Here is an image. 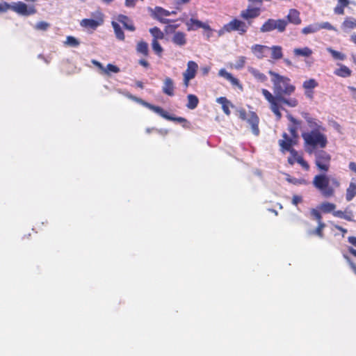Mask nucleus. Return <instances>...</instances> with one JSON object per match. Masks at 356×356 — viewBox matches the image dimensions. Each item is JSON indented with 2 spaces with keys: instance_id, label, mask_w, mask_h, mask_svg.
<instances>
[{
  "instance_id": "f257e3e1",
  "label": "nucleus",
  "mask_w": 356,
  "mask_h": 356,
  "mask_svg": "<svg viewBox=\"0 0 356 356\" xmlns=\"http://www.w3.org/2000/svg\"><path fill=\"white\" fill-rule=\"evenodd\" d=\"M268 73L273 76L274 95L266 89H262L261 92L270 104L271 111L275 114L277 120H280L282 118L280 109H284L282 106V104L291 108L296 107L298 104V101L296 98L286 97L295 92L296 87L291 83L289 78L280 75L271 70Z\"/></svg>"
},
{
  "instance_id": "f03ea898",
  "label": "nucleus",
  "mask_w": 356,
  "mask_h": 356,
  "mask_svg": "<svg viewBox=\"0 0 356 356\" xmlns=\"http://www.w3.org/2000/svg\"><path fill=\"white\" fill-rule=\"evenodd\" d=\"M313 185L325 197H332L335 189L340 186V181L334 175L320 174L316 175L313 179Z\"/></svg>"
},
{
  "instance_id": "7ed1b4c3",
  "label": "nucleus",
  "mask_w": 356,
  "mask_h": 356,
  "mask_svg": "<svg viewBox=\"0 0 356 356\" xmlns=\"http://www.w3.org/2000/svg\"><path fill=\"white\" fill-rule=\"evenodd\" d=\"M325 131H303L302 137L305 142V150L312 154L318 147L325 148L327 145V138L324 134Z\"/></svg>"
},
{
  "instance_id": "20e7f679",
  "label": "nucleus",
  "mask_w": 356,
  "mask_h": 356,
  "mask_svg": "<svg viewBox=\"0 0 356 356\" xmlns=\"http://www.w3.org/2000/svg\"><path fill=\"white\" fill-rule=\"evenodd\" d=\"M337 206L336 204L329 202H322L319 206L318 209L325 213H332L333 216L339 218L345 219L348 221H353V212L347 207L344 211H335Z\"/></svg>"
},
{
  "instance_id": "39448f33",
  "label": "nucleus",
  "mask_w": 356,
  "mask_h": 356,
  "mask_svg": "<svg viewBox=\"0 0 356 356\" xmlns=\"http://www.w3.org/2000/svg\"><path fill=\"white\" fill-rule=\"evenodd\" d=\"M288 21L285 19H268L260 28L261 33L270 32L277 30L279 33H283L286 30Z\"/></svg>"
},
{
  "instance_id": "423d86ee",
  "label": "nucleus",
  "mask_w": 356,
  "mask_h": 356,
  "mask_svg": "<svg viewBox=\"0 0 356 356\" xmlns=\"http://www.w3.org/2000/svg\"><path fill=\"white\" fill-rule=\"evenodd\" d=\"M239 117L241 120L246 121L250 126L252 132L255 136H259V118L258 115L253 111L246 113L245 110L239 111Z\"/></svg>"
},
{
  "instance_id": "0eeeda50",
  "label": "nucleus",
  "mask_w": 356,
  "mask_h": 356,
  "mask_svg": "<svg viewBox=\"0 0 356 356\" xmlns=\"http://www.w3.org/2000/svg\"><path fill=\"white\" fill-rule=\"evenodd\" d=\"M315 164L321 171L327 172L330 166L331 156L324 150H316Z\"/></svg>"
},
{
  "instance_id": "6e6552de",
  "label": "nucleus",
  "mask_w": 356,
  "mask_h": 356,
  "mask_svg": "<svg viewBox=\"0 0 356 356\" xmlns=\"http://www.w3.org/2000/svg\"><path fill=\"white\" fill-rule=\"evenodd\" d=\"M250 25V21L245 23L240 19H234L223 26V30L227 32L235 31H238L240 35H243L247 32L248 27Z\"/></svg>"
},
{
  "instance_id": "1a4fd4ad",
  "label": "nucleus",
  "mask_w": 356,
  "mask_h": 356,
  "mask_svg": "<svg viewBox=\"0 0 356 356\" xmlns=\"http://www.w3.org/2000/svg\"><path fill=\"white\" fill-rule=\"evenodd\" d=\"M9 10H12L22 15H31L36 13V10L33 6H28L26 3L19 1L14 5L9 4Z\"/></svg>"
},
{
  "instance_id": "9d476101",
  "label": "nucleus",
  "mask_w": 356,
  "mask_h": 356,
  "mask_svg": "<svg viewBox=\"0 0 356 356\" xmlns=\"http://www.w3.org/2000/svg\"><path fill=\"white\" fill-rule=\"evenodd\" d=\"M197 69L198 65L195 61L190 60L187 63V68L183 73L184 84L186 87H188L189 81L195 78Z\"/></svg>"
},
{
  "instance_id": "9b49d317",
  "label": "nucleus",
  "mask_w": 356,
  "mask_h": 356,
  "mask_svg": "<svg viewBox=\"0 0 356 356\" xmlns=\"http://www.w3.org/2000/svg\"><path fill=\"white\" fill-rule=\"evenodd\" d=\"M301 115L307 123L310 129L309 131H326L322 123L318 120L311 117L308 113L302 112Z\"/></svg>"
},
{
  "instance_id": "f8f14e48",
  "label": "nucleus",
  "mask_w": 356,
  "mask_h": 356,
  "mask_svg": "<svg viewBox=\"0 0 356 356\" xmlns=\"http://www.w3.org/2000/svg\"><path fill=\"white\" fill-rule=\"evenodd\" d=\"M152 15L163 24H168L170 20L163 17L170 15V12L159 6H156L152 10Z\"/></svg>"
},
{
  "instance_id": "ddd939ff",
  "label": "nucleus",
  "mask_w": 356,
  "mask_h": 356,
  "mask_svg": "<svg viewBox=\"0 0 356 356\" xmlns=\"http://www.w3.org/2000/svg\"><path fill=\"white\" fill-rule=\"evenodd\" d=\"M288 162L291 165H293L295 162L298 163L304 169L308 170L309 165L303 158L298 154V152L295 149L291 151V156L288 158Z\"/></svg>"
},
{
  "instance_id": "4468645a",
  "label": "nucleus",
  "mask_w": 356,
  "mask_h": 356,
  "mask_svg": "<svg viewBox=\"0 0 356 356\" xmlns=\"http://www.w3.org/2000/svg\"><path fill=\"white\" fill-rule=\"evenodd\" d=\"M253 54L259 59L266 57L270 52V47L266 45L254 44L251 47Z\"/></svg>"
},
{
  "instance_id": "2eb2a0df",
  "label": "nucleus",
  "mask_w": 356,
  "mask_h": 356,
  "mask_svg": "<svg viewBox=\"0 0 356 356\" xmlns=\"http://www.w3.org/2000/svg\"><path fill=\"white\" fill-rule=\"evenodd\" d=\"M260 15V8H253L251 6H248L245 10H243L241 12L240 16L248 21L250 19H254Z\"/></svg>"
},
{
  "instance_id": "dca6fc26",
  "label": "nucleus",
  "mask_w": 356,
  "mask_h": 356,
  "mask_svg": "<svg viewBox=\"0 0 356 356\" xmlns=\"http://www.w3.org/2000/svg\"><path fill=\"white\" fill-rule=\"evenodd\" d=\"M188 31H194L200 28L205 30H210V26L208 24L202 23L201 21L191 18L186 22Z\"/></svg>"
},
{
  "instance_id": "f3484780",
  "label": "nucleus",
  "mask_w": 356,
  "mask_h": 356,
  "mask_svg": "<svg viewBox=\"0 0 356 356\" xmlns=\"http://www.w3.org/2000/svg\"><path fill=\"white\" fill-rule=\"evenodd\" d=\"M171 41L177 46L184 47L187 42L186 35L181 31H175Z\"/></svg>"
},
{
  "instance_id": "a211bd4d",
  "label": "nucleus",
  "mask_w": 356,
  "mask_h": 356,
  "mask_svg": "<svg viewBox=\"0 0 356 356\" xmlns=\"http://www.w3.org/2000/svg\"><path fill=\"white\" fill-rule=\"evenodd\" d=\"M175 90V83L173 80L170 77H165L163 80V85L162 87V91L164 94L168 96H173Z\"/></svg>"
},
{
  "instance_id": "6ab92c4d",
  "label": "nucleus",
  "mask_w": 356,
  "mask_h": 356,
  "mask_svg": "<svg viewBox=\"0 0 356 356\" xmlns=\"http://www.w3.org/2000/svg\"><path fill=\"white\" fill-rule=\"evenodd\" d=\"M103 22L102 17H99L97 19H83L81 21L80 24L81 26L86 29H95L97 26L101 25Z\"/></svg>"
},
{
  "instance_id": "aec40b11",
  "label": "nucleus",
  "mask_w": 356,
  "mask_h": 356,
  "mask_svg": "<svg viewBox=\"0 0 356 356\" xmlns=\"http://www.w3.org/2000/svg\"><path fill=\"white\" fill-rule=\"evenodd\" d=\"M218 75L230 81L233 86H237L241 90L243 89L242 85L240 83L239 81L236 78L234 77L232 74L227 72L225 69H220L219 70Z\"/></svg>"
},
{
  "instance_id": "412c9836",
  "label": "nucleus",
  "mask_w": 356,
  "mask_h": 356,
  "mask_svg": "<svg viewBox=\"0 0 356 356\" xmlns=\"http://www.w3.org/2000/svg\"><path fill=\"white\" fill-rule=\"evenodd\" d=\"M286 20L288 21V23H291L295 25L301 24L299 11L296 9H290Z\"/></svg>"
},
{
  "instance_id": "4be33fe9",
  "label": "nucleus",
  "mask_w": 356,
  "mask_h": 356,
  "mask_svg": "<svg viewBox=\"0 0 356 356\" xmlns=\"http://www.w3.org/2000/svg\"><path fill=\"white\" fill-rule=\"evenodd\" d=\"M287 118L293 123V125L289 127V131L292 138H296L298 137L297 131L301 122L294 118L291 114L287 115Z\"/></svg>"
},
{
  "instance_id": "5701e85b",
  "label": "nucleus",
  "mask_w": 356,
  "mask_h": 356,
  "mask_svg": "<svg viewBox=\"0 0 356 356\" xmlns=\"http://www.w3.org/2000/svg\"><path fill=\"white\" fill-rule=\"evenodd\" d=\"M293 52L296 57L304 58H309L313 54L312 50L307 47H305L303 48H295Z\"/></svg>"
},
{
  "instance_id": "b1692460",
  "label": "nucleus",
  "mask_w": 356,
  "mask_h": 356,
  "mask_svg": "<svg viewBox=\"0 0 356 356\" xmlns=\"http://www.w3.org/2000/svg\"><path fill=\"white\" fill-rule=\"evenodd\" d=\"M216 102L222 105V108L227 115H230L229 107H233L232 104L224 97L217 98Z\"/></svg>"
},
{
  "instance_id": "393cba45",
  "label": "nucleus",
  "mask_w": 356,
  "mask_h": 356,
  "mask_svg": "<svg viewBox=\"0 0 356 356\" xmlns=\"http://www.w3.org/2000/svg\"><path fill=\"white\" fill-rule=\"evenodd\" d=\"M356 195V183L351 181L346 189V199L348 202L352 200Z\"/></svg>"
},
{
  "instance_id": "a878e982",
  "label": "nucleus",
  "mask_w": 356,
  "mask_h": 356,
  "mask_svg": "<svg viewBox=\"0 0 356 356\" xmlns=\"http://www.w3.org/2000/svg\"><path fill=\"white\" fill-rule=\"evenodd\" d=\"M271 58L275 60L281 59L283 56L282 48L280 46H273L270 47Z\"/></svg>"
},
{
  "instance_id": "bb28decb",
  "label": "nucleus",
  "mask_w": 356,
  "mask_h": 356,
  "mask_svg": "<svg viewBox=\"0 0 356 356\" xmlns=\"http://www.w3.org/2000/svg\"><path fill=\"white\" fill-rule=\"evenodd\" d=\"M248 72L260 82L263 83L267 80V76L264 74L254 67H248Z\"/></svg>"
},
{
  "instance_id": "cd10ccee",
  "label": "nucleus",
  "mask_w": 356,
  "mask_h": 356,
  "mask_svg": "<svg viewBox=\"0 0 356 356\" xmlns=\"http://www.w3.org/2000/svg\"><path fill=\"white\" fill-rule=\"evenodd\" d=\"M118 20L120 22H121L124 27L131 31H135V26H134L133 23L131 22L129 19L124 15H120L119 16Z\"/></svg>"
},
{
  "instance_id": "c85d7f7f",
  "label": "nucleus",
  "mask_w": 356,
  "mask_h": 356,
  "mask_svg": "<svg viewBox=\"0 0 356 356\" xmlns=\"http://www.w3.org/2000/svg\"><path fill=\"white\" fill-rule=\"evenodd\" d=\"M135 100L144 106L145 107L150 109L151 111H154V113L159 114V113L162 112V108L160 106L152 105L148 102H145L144 100L139 99V98H135Z\"/></svg>"
},
{
  "instance_id": "c756f323",
  "label": "nucleus",
  "mask_w": 356,
  "mask_h": 356,
  "mask_svg": "<svg viewBox=\"0 0 356 356\" xmlns=\"http://www.w3.org/2000/svg\"><path fill=\"white\" fill-rule=\"evenodd\" d=\"M162 112H160L159 113L158 115H159L160 116H161L162 118L168 120H170V121H175V122H186V120L182 117H172L171 115H170L166 111H165L163 108H162Z\"/></svg>"
},
{
  "instance_id": "7c9ffc66",
  "label": "nucleus",
  "mask_w": 356,
  "mask_h": 356,
  "mask_svg": "<svg viewBox=\"0 0 356 356\" xmlns=\"http://www.w3.org/2000/svg\"><path fill=\"white\" fill-rule=\"evenodd\" d=\"M334 74L341 77H348L351 75V70L348 67L340 65V67L335 70Z\"/></svg>"
},
{
  "instance_id": "2f4dec72",
  "label": "nucleus",
  "mask_w": 356,
  "mask_h": 356,
  "mask_svg": "<svg viewBox=\"0 0 356 356\" xmlns=\"http://www.w3.org/2000/svg\"><path fill=\"white\" fill-rule=\"evenodd\" d=\"M136 51L138 53L147 56L149 53L148 44L144 41H140L136 46Z\"/></svg>"
},
{
  "instance_id": "473e14b6",
  "label": "nucleus",
  "mask_w": 356,
  "mask_h": 356,
  "mask_svg": "<svg viewBox=\"0 0 356 356\" xmlns=\"http://www.w3.org/2000/svg\"><path fill=\"white\" fill-rule=\"evenodd\" d=\"M343 29H353L356 27V19L352 17H347L342 23Z\"/></svg>"
},
{
  "instance_id": "72a5a7b5",
  "label": "nucleus",
  "mask_w": 356,
  "mask_h": 356,
  "mask_svg": "<svg viewBox=\"0 0 356 356\" xmlns=\"http://www.w3.org/2000/svg\"><path fill=\"white\" fill-rule=\"evenodd\" d=\"M187 99L188 103L186 104V106L189 109H195L197 106V104L199 103V100L197 96L191 94L187 96Z\"/></svg>"
},
{
  "instance_id": "f704fd0d",
  "label": "nucleus",
  "mask_w": 356,
  "mask_h": 356,
  "mask_svg": "<svg viewBox=\"0 0 356 356\" xmlns=\"http://www.w3.org/2000/svg\"><path fill=\"white\" fill-rule=\"evenodd\" d=\"M112 26L114 29V32H115L116 38L120 40H124V32H123L122 28L119 25V24L115 22H113Z\"/></svg>"
},
{
  "instance_id": "c9c22d12",
  "label": "nucleus",
  "mask_w": 356,
  "mask_h": 356,
  "mask_svg": "<svg viewBox=\"0 0 356 356\" xmlns=\"http://www.w3.org/2000/svg\"><path fill=\"white\" fill-rule=\"evenodd\" d=\"M319 31L318 23H314L309 24V26L305 27L302 30V33L305 35L314 33Z\"/></svg>"
},
{
  "instance_id": "e433bc0d",
  "label": "nucleus",
  "mask_w": 356,
  "mask_h": 356,
  "mask_svg": "<svg viewBox=\"0 0 356 356\" xmlns=\"http://www.w3.org/2000/svg\"><path fill=\"white\" fill-rule=\"evenodd\" d=\"M327 51L331 54V55L335 60H343L346 58V56L345 54L336 50H334L330 47L327 48Z\"/></svg>"
},
{
  "instance_id": "4c0bfd02",
  "label": "nucleus",
  "mask_w": 356,
  "mask_h": 356,
  "mask_svg": "<svg viewBox=\"0 0 356 356\" xmlns=\"http://www.w3.org/2000/svg\"><path fill=\"white\" fill-rule=\"evenodd\" d=\"M149 32L154 38L153 40H158V39L163 38V33L158 27H154L150 29Z\"/></svg>"
},
{
  "instance_id": "58836bf2",
  "label": "nucleus",
  "mask_w": 356,
  "mask_h": 356,
  "mask_svg": "<svg viewBox=\"0 0 356 356\" xmlns=\"http://www.w3.org/2000/svg\"><path fill=\"white\" fill-rule=\"evenodd\" d=\"M65 44L72 47H77L80 44V42L73 36H67Z\"/></svg>"
},
{
  "instance_id": "ea45409f",
  "label": "nucleus",
  "mask_w": 356,
  "mask_h": 356,
  "mask_svg": "<svg viewBox=\"0 0 356 356\" xmlns=\"http://www.w3.org/2000/svg\"><path fill=\"white\" fill-rule=\"evenodd\" d=\"M317 86H318V83L316 81V80L314 79H310L309 80L305 81L302 85L303 88L305 90H312V89L316 88Z\"/></svg>"
},
{
  "instance_id": "a19ab883",
  "label": "nucleus",
  "mask_w": 356,
  "mask_h": 356,
  "mask_svg": "<svg viewBox=\"0 0 356 356\" xmlns=\"http://www.w3.org/2000/svg\"><path fill=\"white\" fill-rule=\"evenodd\" d=\"M120 72V68L113 64H108L106 67H104V73L109 75L111 72L113 73H118Z\"/></svg>"
},
{
  "instance_id": "79ce46f5",
  "label": "nucleus",
  "mask_w": 356,
  "mask_h": 356,
  "mask_svg": "<svg viewBox=\"0 0 356 356\" xmlns=\"http://www.w3.org/2000/svg\"><path fill=\"white\" fill-rule=\"evenodd\" d=\"M279 144L283 150H287L291 153V151L293 149L291 148L292 140H288V141L280 140Z\"/></svg>"
},
{
  "instance_id": "37998d69",
  "label": "nucleus",
  "mask_w": 356,
  "mask_h": 356,
  "mask_svg": "<svg viewBox=\"0 0 356 356\" xmlns=\"http://www.w3.org/2000/svg\"><path fill=\"white\" fill-rule=\"evenodd\" d=\"M152 47L154 52L159 56H160L163 51L162 47L161 46L158 40H152Z\"/></svg>"
},
{
  "instance_id": "c03bdc74",
  "label": "nucleus",
  "mask_w": 356,
  "mask_h": 356,
  "mask_svg": "<svg viewBox=\"0 0 356 356\" xmlns=\"http://www.w3.org/2000/svg\"><path fill=\"white\" fill-rule=\"evenodd\" d=\"M325 227V225L323 222H318V227L314 231V234H316L321 238L323 237V229Z\"/></svg>"
},
{
  "instance_id": "a18cd8bd",
  "label": "nucleus",
  "mask_w": 356,
  "mask_h": 356,
  "mask_svg": "<svg viewBox=\"0 0 356 356\" xmlns=\"http://www.w3.org/2000/svg\"><path fill=\"white\" fill-rule=\"evenodd\" d=\"M286 180L290 182V183H292L293 184H307V181L305 179H296V178H291L289 175L287 176V178H286Z\"/></svg>"
},
{
  "instance_id": "49530a36",
  "label": "nucleus",
  "mask_w": 356,
  "mask_h": 356,
  "mask_svg": "<svg viewBox=\"0 0 356 356\" xmlns=\"http://www.w3.org/2000/svg\"><path fill=\"white\" fill-rule=\"evenodd\" d=\"M49 27V24L46 22H39L35 26V29L39 31H46Z\"/></svg>"
},
{
  "instance_id": "de8ad7c7",
  "label": "nucleus",
  "mask_w": 356,
  "mask_h": 356,
  "mask_svg": "<svg viewBox=\"0 0 356 356\" xmlns=\"http://www.w3.org/2000/svg\"><path fill=\"white\" fill-rule=\"evenodd\" d=\"M319 30L321 29L332 30L337 31V30L334 26H333L330 23L325 22L323 23H318Z\"/></svg>"
},
{
  "instance_id": "09e8293b",
  "label": "nucleus",
  "mask_w": 356,
  "mask_h": 356,
  "mask_svg": "<svg viewBox=\"0 0 356 356\" xmlns=\"http://www.w3.org/2000/svg\"><path fill=\"white\" fill-rule=\"evenodd\" d=\"M245 63V57L241 56L236 60L234 67L238 70L241 69L243 67Z\"/></svg>"
},
{
  "instance_id": "8fccbe9b",
  "label": "nucleus",
  "mask_w": 356,
  "mask_h": 356,
  "mask_svg": "<svg viewBox=\"0 0 356 356\" xmlns=\"http://www.w3.org/2000/svg\"><path fill=\"white\" fill-rule=\"evenodd\" d=\"M311 213V215L312 216H314V218L317 220L318 223V222H323L321 219H322V216H321V214L320 213V212L316 209H312L310 211Z\"/></svg>"
},
{
  "instance_id": "3c124183",
  "label": "nucleus",
  "mask_w": 356,
  "mask_h": 356,
  "mask_svg": "<svg viewBox=\"0 0 356 356\" xmlns=\"http://www.w3.org/2000/svg\"><path fill=\"white\" fill-rule=\"evenodd\" d=\"M9 10V4L6 2H0V13H6Z\"/></svg>"
},
{
  "instance_id": "603ef678",
  "label": "nucleus",
  "mask_w": 356,
  "mask_h": 356,
  "mask_svg": "<svg viewBox=\"0 0 356 356\" xmlns=\"http://www.w3.org/2000/svg\"><path fill=\"white\" fill-rule=\"evenodd\" d=\"M334 13L338 15H343L344 13V6L337 5L334 8Z\"/></svg>"
},
{
  "instance_id": "864d4df0",
  "label": "nucleus",
  "mask_w": 356,
  "mask_h": 356,
  "mask_svg": "<svg viewBox=\"0 0 356 356\" xmlns=\"http://www.w3.org/2000/svg\"><path fill=\"white\" fill-rule=\"evenodd\" d=\"M302 202V197L299 195H293L292 198V203L294 205H297L298 203Z\"/></svg>"
},
{
  "instance_id": "5fc2aeb1",
  "label": "nucleus",
  "mask_w": 356,
  "mask_h": 356,
  "mask_svg": "<svg viewBox=\"0 0 356 356\" xmlns=\"http://www.w3.org/2000/svg\"><path fill=\"white\" fill-rule=\"evenodd\" d=\"M344 258L346 259V261L348 262V264H350L351 268L353 270V271L355 272V273L356 274V265H355L350 259V258L346 256V255H343Z\"/></svg>"
},
{
  "instance_id": "6e6d98bb",
  "label": "nucleus",
  "mask_w": 356,
  "mask_h": 356,
  "mask_svg": "<svg viewBox=\"0 0 356 356\" xmlns=\"http://www.w3.org/2000/svg\"><path fill=\"white\" fill-rule=\"evenodd\" d=\"M92 63L97 66L99 69H100L102 72L104 70V67L102 65L101 63L96 60H92Z\"/></svg>"
},
{
  "instance_id": "4d7b16f0",
  "label": "nucleus",
  "mask_w": 356,
  "mask_h": 356,
  "mask_svg": "<svg viewBox=\"0 0 356 356\" xmlns=\"http://www.w3.org/2000/svg\"><path fill=\"white\" fill-rule=\"evenodd\" d=\"M209 70H210V67H209V66L202 67L200 69V71L204 76L207 75Z\"/></svg>"
},
{
  "instance_id": "13d9d810",
  "label": "nucleus",
  "mask_w": 356,
  "mask_h": 356,
  "mask_svg": "<svg viewBox=\"0 0 356 356\" xmlns=\"http://www.w3.org/2000/svg\"><path fill=\"white\" fill-rule=\"evenodd\" d=\"M348 88L352 92L353 98L356 101V88L353 86H348Z\"/></svg>"
},
{
  "instance_id": "bf43d9fd",
  "label": "nucleus",
  "mask_w": 356,
  "mask_h": 356,
  "mask_svg": "<svg viewBox=\"0 0 356 356\" xmlns=\"http://www.w3.org/2000/svg\"><path fill=\"white\" fill-rule=\"evenodd\" d=\"M334 227H335L337 229H338V230L341 231V232L343 233V236H344V234H345L346 233H347V229H346L343 228L342 227H341V226H339V225H334Z\"/></svg>"
},
{
  "instance_id": "052dcab7",
  "label": "nucleus",
  "mask_w": 356,
  "mask_h": 356,
  "mask_svg": "<svg viewBox=\"0 0 356 356\" xmlns=\"http://www.w3.org/2000/svg\"><path fill=\"white\" fill-rule=\"evenodd\" d=\"M305 94L307 97H308L309 99L313 98V92L311 90H306Z\"/></svg>"
},
{
  "instance_id": "680f3d73",
  "label": "nucleus",
  "mask_w": 356,
  "mask_h": 356,
  "mask_svg": "<svg viewBox=\"0 0 356 356\" xmlns=\"http://www.w3.org/2000/svg\"><path fill=\"white\" fill-rule=\"evenodd\" d=\"M349 168L356 173V163L355 162L349 163Z\"/></svg>"
},
{
  "instance_id": "e2e57ef3",
  "label": "nucleus",
  "mask_w": 356,
  "mask_h": 356,
  "mask_svg": "<svg viewBox=\"0 0 356 356\" xmlns=\"http://www.w3.org/2000/svg\"><path fill=\"white\" fill-rule=\"evenodd\" d=\"M348 241L356 247V237L355 236H349Z\"/></svg>"
},
{
  "instance_id": "0e129e2a",
  "label": "nucleus",
  "mask_w": 356,
  "mask_h": 356,
  "mask_svg": "<svg viewBox=\"0 0 356 356\" xmlns=\"http://www.w3.org/2000/svg\"><path fill=\"white\" fill-rule=\"evenodd\" d=\"M348 3V0H339V5L343 6L344 7L347 6Z\"/></svg>"
},
{
  "instance_id": "69168bd1",
  "label": "nucleus",
  "mask_w": 356,
  "mask_h": 356,
  "mask_svg": "<svg viewBox=\"0 0 356 356\" xmlns=\"http://www.w3.org/2000/svg\"><path fill=\"white\" fill-rule=\"evenodd\" d=\"M139 63L145 67H147L149 66L148 62L145 60H140Z\"/></svg>"
},
{
  "instance_id": "338daca9",
  "label": "nucleus",
  "mask_w": 356,
  "mask_h": 356,
  "mask_svg": "<svg viewBox=\"0 0 356 356\" xmlns=\"http://www.w3.org/2000/svg\"><path fill=\"white\" fill-rule=\"evenodd\" d=\"M177 27V26L169 25V26H168L166 27V31H167V32L172 31H174Z\"/></svg>"
},
{
  "instance_id": "774afa93",
  "label": "nucleus",
  "mask_w": 356,
  "mask_h": 356,
  "mask_svg": "<svg viewBox=\"0 0 356 356\" xmlns=\"http://www.w3.org/2000/svg\"><path fill=\"white\" fill-rule=\"evenodd\" d=\"M248 1L253 4L255 3V4H259L260 6L262 4V0H248Z\"/></svg>"
}]
</instances>
